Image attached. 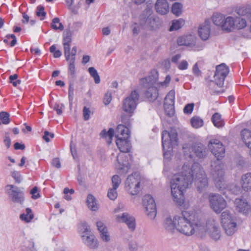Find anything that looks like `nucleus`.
Instances as JSON below:
<instances>
[{"instance_id":"3c124183","label":"nucleus","mask_w":251,"mask_h":251,"mask_svg":"<svg viewBox=\"0 0 251 251\" xmlns=\"http://www.w3.org/2000/svg\"><path fill=\"white\" fill-rule=\"evenodd\" d=\"M142 26L141 25H138L137 23H134L131 26L132 30L133 35L134 36L138 35L140 31V27Z\"/></svg>"},{"instance_id":"dca6fc26","label":"nucleus","mask_w":251,"mask_h":251,"mask_svg":"<svg viewBox=\"0 0 251 251\" xmlns=\"http://www.w3.org/2000/svg\"><path fill=\"white\" fill-rule=\"evenodd\" d=\"M208 146L216 159L221 160L224 157L225 149L220 141L216 139L211 140Z\"/></svg>"},{"instance_id":"4468645a","label":"nucleus","mask_w":251,"mask_h":251,"mask_svg":"<svg viewBox=\"0 0 251 251\" xmlns=\"http://www.w3.org/2000/svg\"><path fill=\"white\" fill-rule=\"evenodd\" d=\"M83 230V234L81 235L83 242L91 249H96L98 246V242L93 234L89 233V228L86 223L82 225Z\"/></svg>"},{"instance_id":"37998d69","label":"nucleus","mask_w":251,"mask_h":251,"mask_svg":"<svg viewBox=\"0 0 251 251\" xmlns=\"http://www.w3.org/2000/svg\"><path fill=\"white\" fill-rule=\"evenodd\" d=\"M192 126L195 128H199L202 126L203 121L199 117H194L191 120Z\"/></svg>"},{"instance_id":"e2e57ef3","label":"nucleus","mask_w":251,"mask_h":251,"mask_svg":"<svg viewBox=\"0 0 251 251\" xmlns=\"http://www.w3.org/2000/svg\"><path fill=\"white\" fill-rule=\"evenodd\" d=\"M101 239L104 242H108L110 240V236L108 233L107 230L100 233Z\"/></svg>"},{"instance_id":"c756f323","label":"nucleus","mask_w":251,"mask_h":251,"mask_svg":"<svg viewBox=\"0 0 251 251\" xmlns=\"http://www.w3.org/2000/svg\"><path fill=\"white\" fill-rule=\"evenodd\" d=\"M222 29L227 31L234 29V17H225Z\"/></svg>"},{"instance_id":"7ed1b4c3","label":"nucleus","mask_w":251,"mask_h":251,"mask_svg":"<svg viewBox=\"0 0 251 251\" xmlns=\"http://www.w3.org/2000/svg\"><path fill=\"white\" fill-rule=\"evenodd\" d=\"M73 31L69 28H66L63 32V45L64 53L67 61L69 62V71L72 77L75 74V56L77 51V48L74 46L70 50V45L72 41Z\"/></svg>"},{"instance_id":"f704fd0d","label":"nucleus","mask_w":251,"mask_h":251,"mask_svg":"<svg viewBox=\"0 0 251 251\" xmlns=\"http://www.w3.org/2000/svg\"><path fill=\"white\" fill-rule=\"evenodd\" d=\"M212 121L214 125L219 128L223 127L224 125V122L221 119V116L218 113H215L213 115Z\"/></svg>"},{"instance_id":"a18cd8bd","label":"nucleus","mask_w":251,"mask_h":251,"mask_svg":"<svg viewBox=\"0 0 251 251\" xmlns=\"http://www.w3.org/2000/svg\"><path fill=\"white\" fill-rule=\"evenodd\" d=\"M117 188L112 187L108 190L107 193L108 197L111 200H114L117 197V193L116 191Z\"/></svg>"},{"instance_id":"412c9836","label":"nucleus","mask_w":251,"mask_h":251,"mask_svg":"<svg viewBox=\"0 0 251 251\" xmlns=\"http://www.w3.org/2000/svg\"><path fill=\"white\" fill-rule=\"evenodd\" d=\"M196 37L192 35H187L177 38V43L179 46L193 47L195 45Z\"/></svg>"},{"instance_id":"58836bf2","label":"nucleus","mask_w":251,"mask_h":251,"mask_svg":"<svg viewBox=\"0 0 251 251\" xmlns=\"http://www.w3.org/2000/svg\"><path fill=\"white\" fill-rule=\"evenodd\" d=\"M184 24V21L182 19H179L174 21L170 27V31L176 30L180 28Z\"/></svg>"},{"instance_id":"4d7b16f0","label":"nucleus","mask_w":251,"mask_h":251,"mask_svg":"<svg viewBox=\"0 0 251 251\" xmlns=\"http://www.w3.org/2000/svg\"><path fill=\"white\" fill-rule=\"evenodd\" d=\"M112 100L111 93L107 92L104 95L103 102L105 105H107L110 103Z\"/></svg>"},{"instance_id":"864d4df0","label":"nucleus","mask_w":251,"mask_h":251,"mask_svg":"<svg viewBox=\"0 0 251 251\" xmlns=\"http://www.w3.org/2000/svg\"><path fill=\"white\" fill-rule=\"evenodd\" d=\"M3 143L7 149H9L11 144V139L9 136V133L8 132H5L4 134Z\"/></svg>"},{"instance_id":"1a4fd4ad","label":"nucleus","mask_w":251,"mask_h":251,"mask_svg":"<svg viewBox=\"0 0 251 251\" xmlns=\"http://www.w3.org/2000/svg\"><path fill=\"white\" fill-rule=\"evenodd\" d=\"M221 223L225 233L227 236H232L236 231L237 224L228 211L222 213Z\"/></svg>"},{"instance_id":"338daca9","label":"nucleus","mask_w":251,"mask_h":251,"mask_svg":"<svg viewBox=\"0 0 251 251\" xmlns=\"http://www.w3.org/2000/svg\"><path fill=\"white\" fill-rule=\"evenodd\" d=\"M52 165L57 168L61 167V163L58 158H55L52 161Z\"/></svg>"},{"instance_id":"f03ea898","label":"nucleus","mask_w":251,"mask_h":251,"mask_svg":"<svg viewBox=\"0 0 251 251\" xmlns=\"http://www.w3.org/2000/svg\"><path fill=\"white\" fill-rule=\"evenodd\" d=\"M202 218L196 213H190L183 211L180 214L176 215V230L185 235L190 236L194 234L203 233V228L201 225Z\"/></svg>"},{"instance_id":"69168bd1","label":"nucleus","mask_w":251,"mask_h":251,"mask_svg":"<svg viewBox=\"0 0 251 251\" xmlns=\"http://www.w3.org/2000/svg\"><path fill=\"white\" fill-rule=\"evenodd\" d=\"M30 194L32 195V198L33 199H36L40 197V195L38 193V188L34 187L30 191Z\"/></svg>"},{"instance_id":"a211bd4d","label":"nucleus","mask_w":251,"mask_h":251,"mask_svg":"<svg viewBox=\"0 0 251 251\" xmlns=\"http://www.w3.org/2000/svg\"><path fill=\"white\" fill-rule=\"evenodd\" d=\"M116 220L119 223H126L130 231L135 230L136 228L135 219L128 213L125 212L122 215H116Z\"/></svg>"},{"instance_id":"393cba45","label":"nucleus","mask_w":251,"mask_h":251,"mask_svg":"<svg viewBox=\"0 0 251 251\" xmlns=\"http://www.w3.org/2000/svg\"><path fill=\"white\" fill-rule=\"evenodd\" d=\"M116 137L118 138H128L129 136V129L123 125H119L116 130Z\"/></svg>"},{"instance_id":"5fc2aeb1","label":"nucleus","mask_w":251,"mask_h":251,"mask_svg":"<svg viewBox=\"0 0 251 251\" xmlns=\"http://www.w3.org/2000/svg\"><path fill=\"white\" fill-rule=\"evenodd\" d=\"M11 176L15 179L16 182L20 183L22 181V177L20 173L17 171H13L11 173Z\"/></svg>"},{"instance_id":"39448f33","label":"nucleus","mask_w":251,"mask_h":251,"mask_svg":"<svg viewBox=\"0 0 251 251\" xmlns=\"http://www.w3.org/2000/svg\"><path fill=\"white\" fill-rule=\"evenodd\" d=\"M182 149L185 157L190 159H194L195 156L200 159L204 158L208 151L206 147L201 143H195L192 145L185 144Z\"/></svg>"},{"instance_id":"a19ab883","label":"nucleus","mask_w":251,"mask_h":251,"mask_svg":"<svg viewBox=\"0 0 251 251\" xmlns=\"http://www.w3.org/2000/svg\"><path fill=\"white\" fill-rule=\"evenodd\" d=\"M10 115L8 113L4 111L0 112V121L1 124L7 125L10 122Z\"/></svg>"},{"instance_id":"774afa93","label":"nucleus","mask_w":251,"mask_h":251,"mask_svg":"<svg viewBox=\"0 0 251 251\" xmlns=\"http://www.w3.org/2000/svg\"><path fill=\"white\" fill-rule=\"evenodd\" d=\"M193 73L197 76H199L201 75V71L199 70L197 63H196L193 66Z\"/></svg>"},{"instance_id":"de8ad7c7","label":"nucleus","mask_w":251,"mask_h":251,"mask_svg":"<svg viewBox=\"0 0 251 251\" xmlns=\"http://www.w3.org/2000/svg\"><path fill=\"white\" fill-rule=\"evenodd\" d=\"M164 109L165 113L169 117H172L175 113L174 105H164Z\"/></svg>"},{"instance_id":"b1692460","label":"nucleus","mask_w":251,"mask_h":251,"mask_svg":"<svg viewBox=\"0 0 251 251\" xmlns=\"http://www.w3.org/2000/svg\"><path fill=\"white\" fill-rule=\"evenodd\" d=\"M116 145L120 151L124 153L129 152L131 148V144L128 138L117 139Z\"/></svg>"},{"instance_id":"72a5a7b5","label":"nucleus","mask_w":251,"mask_h":251,"mask_svg":"<svg viewBox=\"0 0 251 251\" xmlns=\"http://www.w3.org/2000/svg\"><path fill=\"white\" fill-rule=\"evenodd\" d=\"M225 16L220 13H215L212 17V21L214 25L220 26L222 28L224 23Z\"/></svg>"},{"instance_id":"5701e85b","label":"nucleus","mask_w":251,"mask_h":251,"mask_svg":"<svg viewBox=\"0 0 251 251\" xmlns=\"http://www.w3.org/2000/svg\"><path fill=\"white\" fill-rule=\"evenodd\" d=\"M156 12L161 14H166L169 10V4L167 0H157L155 4Z\"/></svg>"},{"instance_id":"6ab92c4d","label":"nucleus","mask_w":251,"mask_h":251,"mask_svg":"<svg viewBox=\"0 0 251 251\" xmlns=\"http://www.w3.org/2000/svg\"><path fill=\"white\" fill-rule=\"evenodd\" d=\"M211 174L213 178L224 176L223 164L221 159H216L211 161Z\"/></svg>"},{"instance_id":"0e129e2a","label":"nucleus","mask_w":251,"mask_h":251,"mask_svg":"<svg viewBox=\"0 0 251 251\" xmlns=\"http://www.w3.org/2000/svg\"><path fill=\"white\" fill-rule=\"evenodd\" d=\"M188 66V62L185 60H183L177 65V67L179 69L183 70L187 69Z\"/></svg>"},{"instance_id":"0eeeda50","label":"nucleus","mask_w":251,"mask_h":251,"mask_svg":"<svg viewBox=\"0 0 251 251\" xmlns=\"http://www.w3.org/2000/svg\"><path fill=\"white\" fill-rule=\"evenodd\" d=\"M201 224L204 231L202 233H198V236L202 237L207 233L213 240L216 241L220 239L221 235V230L218 223L215 220H209L205 223L204 220L201 219Z\"/></svg>"},{"instance_id":"f3484780","label":"nucleus","mask_w":251,"mask_h":251,"mask_svg":"<svg viewBox=\"0 0 251 251\" xmlns=\"http://www.w3.org/2000/svg\"><path fill=\"white\" fill-rule=\"evenodd\" d=\"M6 187L10 188L8 193L11 201L15 203L22 204L24 201V193L19 188L13 185H8Z\"/></svg>"},{"instance_id":"9d476101","label":"nucleus","mask_w":251,"mask_h":251,"mask_svg":"<svg viewBox=\"0 0 251 251\" xmlns=\"http://www.w3.org/2000/svg\"><path fill=\"white\" fill-rule=\"evenodd\" d=\"M208 199L210 208L217 213H220L226 206V200L218 194L210 193Z\"/></svg>"},{"instance_id":"20e7f679","label":"nucleus","mask_w":251,"mask_h":251,"mask_svg":"<svg viewBox=\"0 0 251 251\" xmlns=\"http://www.w3.org/2000/svg\"><path fill=\"white\" fill-rule=\"evenodd\" d=\"M177 134L176 130L164 131L162 134V143L165 159H171L173 147L177 145Z\"/></svg>"},{"instance_id":"aec40b11","label":"nucleus","mask_w":251,"mask_h":251,"mask_svg":"<svg viewBox=\"0 0 251 251\" xmlns=\"http://www.w3.org/2000/svg\"><path fill=\"white\" fill-rule=\"evenodd\" d=\"M234 204L237 211L244 214H248L251 211V207L245 199L237 198L235 200Z\"/></svg>"},{"instance_id":"c85d7f7f","label":"nucleus","mask_w":251,"mask_h":251,"mask_svg":"<svg viewBox=\"0 0 251 251\" xmlns=\"http://www.w3.org/2000/svg\"><path fill=\"white\" fill-rule=\"evenodd\" d=\"M241 136L246 146L251 149V131L248 129H244L241 132Z\"/></svg>"},{"instance_id":"f8f14e48","label":"nucleus","mask_w":251,"mask_h":251,"mask_svg":"<svg viewBox=\"0 0 251 251\" xmlns=\"http://www.w3.org/2000/svg\"><path fill=\"white\" fill-rule=\"evenodd\" d=\"M140 25L144 28L155 30L161 25V22L158 17L153 15H150L147 18L144 15H141Z\"/></svg>"},{"instance_id":"79ce46f5","label":"nucleus","mask_w":251,"mask_h":251,"mask_svg":"<svg viewBox=\"0 0 251 251\" xmlns=\"http://www.w3.org/2000/svg\"><path fill=\"white\" fill-rule=\"evenodd\" d=\"M88 72L92 77H93L95 82L98 84L100 82V77L97 70L94 67H91L88 69Z\"/></svg>"},{"instance_id":"7c9ffc66","label":"nucleus","mask_w":251,"mask_h":251,"mask_svg":"<svg viewBox=\"0 0 251 251\" xmlns=\"http://www.w3.org/2000/svg\"><path fill=\"white\" fill-rule=\"evenodd\" d=\"M247 25L246 20L240 17H234V29L244 28Z\"/></svg>"},{"instance_id":"13d9d810","label":"nucleus","mask_w":251,"mask_h":251,"mask_svg":"<svg viewBox=\"0 0 251 251\" xmlns=\"http://www.w3.org/2000/svg\"><path fill=\"white\" fill-rule=\"evenodd\" d=\"M90 114L91 111L89 108L84 106L83 109V116L85 121H87L89 119Z\"/></svg>"},{"instance_id":"9b49d317","label":"nucleus","mask_w":251,"mask_h":251,"mask_svg":"<svg viewBox=\"0 0 251 251\" xmlns=\"http://www.w3.org/2000/svg\"><path fill=\"white\" fill-rule=\"evenodd\" d=\"M140 178L139 175L135 173L129 175L125 183L126 190L131 195H137L139 192Z\"/></svg>"},{"instance_id":"f257e3e1","label":"nucleus","mask_w":251,"mask_h":251,"mask_svg":"<svg viewBox=\"0 0 251 251\" xmlns=\"http://www.w3.org/2000/svg\"><path fill=\"white\" fill-rule=\"evenodd\" d=\"M194 180L197 189L200 192L205 190L208 182L206 175L201 166L194 163L190 167L184 164L180 172L174 174L170 179L171 194L174 201L181 205L184 201V192Z\"/></svg>"},{"instance_id":"680f3d73","label":"nucleus","mask_w":251,"mask_h":251,"mask_svg":"<svg viewBox=\"0 0 251 251\" xmlns=\"http://www.w3.org/2000/svg\"><path fill=\"white\" fill-rule=\"evenodd\" d=\"M49 137L53 138L54 137V134L48 131H45L44 132V135L43 138L46 141V142H49L50 141Z\"/></svg>"},{"instance_id":"4c0bfd02","label":"nucleus","mask_w":251,"mask_h":251,"mask_svg":"<svg viewBox=\"0 0 251 251\" xmlns=\"http://www.w3.org/2000/svg\"><path fill=\"white\" fill-rule=\"evenodd\" d=\"M51 27L54 30H60L62 31L64 29V26L60 23V19L58 18H54L52 20Z\"/></svg>"},{"instance_id":"ea45409f","label":"nucleus","mask_w":251,"mask_h":251,"mask_svg":"<svg viewBox=\"0 0 251 251\" xmlns=\"http://www.w3.org/2000/svg\"><path fill=\"white\" fill-rule=\"evenodd\" d=\"M182 5L179 2L174 3L172 7V12L175 15L178 16L182 13Z\"/></svg>"},{"instance_id":"bf43d9fd","label":"nucleus","mask_w":251,"mask_h":251,"mask_svg":"<svg viewBox=\"0 0 251 251\" xmlns=\"http://www.w3.org/2000/svg\"><path fill=\"white\" fill-rule=\"evenodd\" d=\"M96 225H97L98 229L99 230V231H100V233L107 230L105 226L104 225L103 223L101 221H98L96 223Z\"/></svg>"},{"instance_id":"49530a36","label":"nucleus","mask_w":251,"mask_h":251,"mask_svg":"<svg viewBox=\"0 0 251 251\" xmlns=\"http://www.w3.org/2000/svg\"><path fill=\"white\" fill-rule=\"evenodd\" d=\"M12 39V40L11 41V43H10V46L11 47H13L15 45V44H16L17 43V39H16V38L15 36V35L14 34H8V35H7L6 36H5V39H4L3 40V42L6 44H8L9 41L8 40L10 39Z\"/></svg>"},{"instance_id":"2eb2a0df","label":"nucleus","mask_w":251,"mask_h":251,"mask_svg":"<svg viewBox=\"0 0 251 251\" xmlns=\"http://www.w3.org/2000/svg\"><path fill=\"white\" fill-rule=\"evenodd\" d=\"M228 73L229 68L225 63H222L216 67L214 78L215 83L218 86L223 87L225 79Z\"/></svg>"},{"instance_id":"8fccbe9b","label":"nucleus","mask_w":251,"mask_h":251,"mask_svg":"<svg viewBox=\"0 0 251 251\" xmlns=\"http://www.w3.org/2000/svg\"><path fill=\"white\" fill-rule=\"evenodd\" d=\"M121 182V179L119 176L114 175L112 177V186L115 188H118Z\"/></svg>"},{"instance_id":"4be33fe9","label":"nucleus","mask_w":251,"mask_h":251,"mask_svg":"<svg viewBox=\"0 0 251 251\" xmlns=\"http://www.w3.org/2000/svg\"><path fill=\"white\" fill-rule=\"evenodd\" d=\"M210 33V22L209 20H205L204 24L201 25L199 28V35L202 40H206L209 38Z\"/></svg>"},{"instance_id":"052dcab7","label":"nucleus","mask_w":251,"mask_h":251,"mask_svg":"<svg viewBox=\"0 0 251 251\" xmlns=\"http://www.w3.org/2000/svg\"><path fill=\"white\" fill-rule=\"evenodd\" d=\"M36 15L38 17L41 16L43 17V18L46 16V13L44 11V7L43 6H39L37 7Z\"/></svg>"},{"instance_id":"603ef678","label":"nucleus","mask_w":251,"mask_h":251,"mask_svg":"<svg viewBox=\"0 0 251 251\" xmlns=\"http://www.w3.org/2000/svg\"><path fill=\"white\" fill-rule=\"evenodd\" d=\"M65 108L64 104L62 103L60 105L59 103H55L53 106V109L56 111L57 114L59 115H61L63 113L62 109Z\"/></svg>"},{"instance_id":"ddd939ff","label":"nucleus","mask_w":251,"mask_h":251,"mask_svg":"<svg viewBox=\"0 0 251 251\" xmlns=\"http://www.w3.org/2000/svg\"><path fill=\"white\" fill-rule=\"evenodd\" d=\"M143 203L148 217L154 219L156 215V207L153 198L150 195H145L143 198Z\"/></svg>"},{"instance_id":"09e8293b","label":"nucleus","mask_w":251,"mask_h":251,"mask_svg":"<svg viewBox=\"0 0 251 251\" xmlns=\"http://www.w3.org/2000/svg\"><path fill=\"white\" fill-rule=\"evenodd\" d=\"M18 77V75L17 74H14L9 76L10 82L12 83L13 85L15 87H16L18 84L21 83V80L17 79Z\"/></svg>"},{"instance_id":"6e6552de","label":"nucleus","mask_w":251,"mask_h":251,"mask_svg":"<svg viewBox=\"0 0 251 251\" xmlns=\"http://www.w3.org/2000/svg\"><path fill=\"white\" fill-rule=\"evenodd\" d=\"M139 100V94L136 90L132 91L130 95L123 101L122 109L128 115L132 116Z\"/></svg>"},{"instance_id":"bb28decb","label":"nucleus","mask_w":251,"mask_h":251,"mask_svg":"<svg viewBox=\"0 0 251 251\" xmlns=\"http://www.w3.org/2000/svg\"><path fill=\"white\" fill-rule=\"evenodd\" d=\"M241 185L244 191H251V173H247L242 176Z\"/></svg>"},{"instance_id":"6e6d98bb","label":"nucleus","mask_w":251,"mask_h":251,"mask_svg":"<svg viewBox=\"0 0 251 251\" xmlns=\"http://www.w3.org/2000/svg\"><path fill=\"white\" fill-rule=\"evenodd\" d=\"M194 104L193 103H189L185 105L183 109V112L185 114H191L193 110Z\"/></svg>"},{"instance_id":"e433bc0d","label":"nucleus","mask_w":251,"mask_h":251,"mask_svg":"<svg viewBox=\"0 0 251 251\" xmlns=\"http://www.w3.org/2000/svg\"><path fill=\"white\" fill-rule=\"evenodd\" d=\"M26 214L23 213L20 215V219L22 221H24L28 223L33 218V214L32 213V210L29 208H27L25 210Z\"/></svg>"},{"instance_id":"c9c22d12","label":"nucleus","mask_w":251,"mask_h":251,"mask_svg":"<svg viewBox=\"0 0 251 251\" xmlns=\"http://www.w3.org/2000/svg\"><path fill=\"white\" fill-rule=\"evenodd\" d=\"M175 92L174 90L170 91L165 97L164 100V105H174Z\"/></svg>"},{"instance_id":"2f4dec72","label":"nucleus","mask_w":251,"mask_h":251,"mask_svg":"<svg viewBox=\"0 0 251 251\" xmlns=\"http://www.w3.org/2000/svg\"><path fill=\"white\" fill-rule=\"evenodd\" d=\"M87 202L88 207L92 211H96L98 209V205L96 200L92 194H89L87 198Z\"/></svg>"},{"instance_id":"a878e982","label":"nucleus","mask_w":251,"mask_h":251,"mask_svg":"<svg viewBox=\"0 0 251 251\" xmlns=\"http://www.w3.org/2000/svg\"><path fill=\"white\" fill-rule=\"evenodd\" d=\"M124 154H119L117 157V161L118 164L117 165V168L122 172V173L125 174L127 172L129 168L128 163L126 161L122 160Z\"/></svg>"},{"instance_id":"c03bdc74","label":"nucleus","mask_w":251,"mask_h":251,"mask_svg":"<svg viewBox=\"0 0 251 251\" xmlns=\"http://www.w3.org/2000/svg\"><path fill=\"white\" fill-rule=\"evenodd\" d=\"M100 134H103L105 137H108L109 141H108L107 142L108 144H109L111 143V140L114 134V130L113 128H110L107 132H106L105 130H102Z\"/></svg>"},{"instance_id":"473e14b6","label":"nucleus","mask_w":251,"mask_h":251,"mask_svg":"<svg viewBox=\"0 0 251 251\" xmlns=\"http://www.w3.org/2000/svg\"><path fill=\"white\" fill-rule=\"evenodd\" d=\"M213 179L215 182L216 187L220 191H223L227 187L224 179V176H222V177L219 176L218 178H213Z\"/></svg>"},{"instance_id":"cd10ccee","label":"nucleus","mask_w":251,"mask_h":251,"mask_svg":"<svg viewBox=\"0 0 251 251\" xmlns=\"http://www.w3.org/2000/svg\"><path fill=\"white\" fill-rule=\"evenodd\" d=\"M175 217L172 219L170 217L166 218L164 221L163 226L165 229L169 232L173 233L176 229V223Z\"/></svg>"},{"instance_id":"423d86ee","label":"nucleus","mask_w":251,"mask_h":251,"mask_svg":"<svg viewBox=\"0 0 251 251\" xmlns=\"http://www.w3.org/2000/svg\"><path fill=\"white\" fill-rule=\"evenodd\" d=\"M158 79V73L156 70L151 72V75L148 77L143 79L144 86L147 88L146 96L150 99V100H154L158 97V92L154 84L157 82Z\"/></svg>"}]
</instances>
